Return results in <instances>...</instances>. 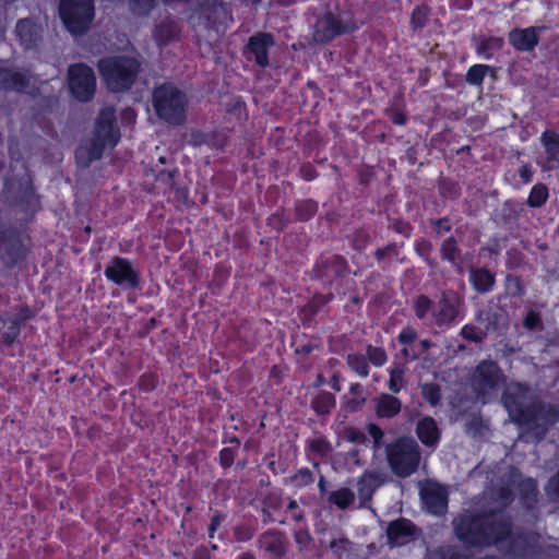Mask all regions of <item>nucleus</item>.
<instances>
[{
    "instance_id": "obj_63",
    "label": "nucleus",
    "mask_w": 559,
    "mask_h": 559,
    "mask_svg": "<svg viewBox=\"0 0 559 559\" xmlns=\"http://www.w3.org/2000/svg\"><path fill=\"white\" fill-rule=\"evenodd\" d=\"M389 249H390V248H386V249H379V250L377 251V253H376V254H377V257H378V259H382V258L384 257L385 252H386Z\"/></svg>"
},
{
    "instance_id": "obj_57",
    "label": "nucleus",
    "mask_w": 559,
    "mask_h": 559,
    "mask_svg": "<svg viewBox=\"0 0 559 559\" xmlns=\"http://www.w3.org/2000/svg\"><path fill=\"white\" fill-rule=\"evenodd\" d=\"M366 440V436L360 432L352 429V442H364Z\"/></svg>"
},
{
    "instance_id": "obj_53",
    "label": "nucleus",
    "mask_w": 559,
    "mask_h": 559,
    "mask_svg": "<svg viewBox=\"0 0 559 559\" xmlns=\"http://www.w3.org/2000/svg\"><path fill=\"white\" fill-rule=\"evenodd\" d=\"M326 300L323 299V298H319V299H316L313 300L311 304H309L308 306H306L305 308V311L309 312L311 316L316 313L319 305H322L324 304Z\"/></svg>"
},
{
    "instance_id": "obj_21",
    "label": "nucleus",
    "mask_w": 559,
    "mask_h": 559,
    "mask_svg": "<svg viewBox=\"0 0 559 559\" xmlns=\"http://www.w3.org/2000/svg\"><path fill=\"white\" fill-rule=\"evenodd\" d=\"M546 152L548 154L547 165L548 169L559 166V134L554 131H545L540 138Z\"/></svg>"
},
{
    "instance_id": "obj_24",
    "label": "nucleus",
    "mask_w": 559,
    "mask_h": 559,
    "mask_svg": "<svg viewBox=\"0 0 559 559\" xmlns=\"http://www.w3.org/2000/svg\"><path fill=\"white\" fill-rule=\"evenodd\" d=\"M381 484L380 478L377 474L366 473L357 483V490L364 500L371 497L374 489Z\"/></svg>"
},
{
    "instance_id": "obj_45",
    "label": "nucleus",
    "mask_w": 559,
    "mask_h": 559,
    "mask_svg": "<svg viewBox=\"0 0 559 559\" xmlns=\"http://www.w3.org/2000/svg\"><path fill=\"white\" fill-rule=\"evenodd\" d=\"M368 432L370 433V436L372 437L373 439V443H374V448H379L380 444H381V440L383 438V432L382 430L380 429V427H378L377 425L374 424H370L368 426Z\"/></svg>"
},
{
    "instance_id": "obj_3",
    "label": "nucleus",
    "mask_w": 559,
    "mask_h": 559,
    "mask_svg": "<svg viewBox=\"0 0 559 559\" xmlns=\"http://www.w3.org/2000/svg\"><path fill=\"white\" fill-rule=\"evenodd\" d=\"M114 121L115 111L111 108L100 111L93 135L76 148L75 158L81 168H87L94 160L102 157L106 146L117 143L118 134L114 128Z\"/></svg>"
},
{
    "instance_id": "obj_27",
    "label": "nucleus",
    "mask_w": 559,
    "mask_h": 559,
    "mask_svg": "<svg viewBox=\"0 0 559 559\" xmlns=\"http://www.w3.org/2000/svg\"><path fill=\"white\" fill-rule=\"evenodd\" d=\"M548 198V189L545 185L535 186L528 197L527 203L532 207L540 206Z\"/></svg>"
},
{
    "instance_id": "obj_41",
    "label": "nucleus",
    "mask_w": 559,
    "mask_h": 559,
    "mask_svg": "<svg viewBox=\"0 0 559 559\" xmlns=\"http://www.w3.org/2000/svg\"><path fill=\"white\" fill-rule=\"evenodd\" d=\"M442 254L445 259L454 261L459 257V250L456 248V241L454 238H449L443 247Z\"/></svg>"
},
{
    "instance_id": "obj_58",
    "label": "nucleus",
    "mask_w": 559,
    "mask_h": 559,
    "mask_svg": "<svg viewBox=\"0 0 559 559\" xmlns=\"http://www.w3.org/2000/svg\"><path fill=\"white\" fill-rule=\"evenodd\" d=\"M436 225L438 227V233H441L442 230L449 231L450 225L448 224L447 219H439L436 222Z\"/></svg>"
},
{
    "instance_id": "obj_56",
    "label": "nucleus",
    "mask_w": 559,
    "mask_h": 559,
    "mask_svg": "<svg viewBox=\"0 0 559 559\" xmlns=\"http://www.w3.org/2000/svg\"><path fill=\"white\" fill-rule=\"evenodd\" d=\"M521 177L524 179L525 182H528L532 178V171L528 166H523L520 171Z\"/></svg>"
},
{
    "instance_id": "obj_36",
    "label": "nucleus",
    "mask_w": 559,
    "mask_h": 559,
    "mask_svg": "<svg viewBox=\"0 0 559 559\" xmlns=\"http://www.w3.org/2000/svg\"><path fill=\"white\" fill-rule=\"evenodd\" d=\"M317 211V204L312 201H304L296 207V213L300 219H307Z\"/></svg>"
},
{
    "instance_id": "obj_8",
    "label": "nucleus",
    "mask_w": 559,
    "mask_h": 559,
    "mask_svg": "<svg viewBox=\"0 0 559 559\" xmlns=\"http://www.w3.org/2000/svg\"><path fill=\"white\" fill-rule=\"evenodd\" d=\"M69 87L80 102H88L95 94L96 78L94 71L84 63H76L68 70Z\"/></svg>"
},
{
    "instance_id": "obj_22",
    "label": "nucleus",
    "mask_w": 559,
    "mask_h": 559,
    "mask_svg": "<svg viewBox=\"0 0 559 559\" xmlns=\"http://www.w3.org/2000/svg\"><path fill=\"white\" fill-rule=\"evenodd\" d=\"M401 401L391 394H381L376 402V413L379 417L391 418L401 412Z\"/></svg>"
},
{
    "instance_id": "obj_40",
    "label": "nucleus",
    "mask_w": 559,
    "mask_h": 559,
    "mask_svg": "<svg viewBox=\"0 0 559 559\" xmlns=\"http://www.w3.org/2000/svg\"><path fill=\"white\" fill-rule=\"evenodd\" d=\"M431 304V300L427 296L420 295L415 302L416 316L423 319L430 309Z\"/></svg>"
},
{
    "instance_id": "obj_11",
    "label": "nucleus",
    "mask_w": 559,
    "mask_h": 559,
    "mask_svg": "<svg viewBox=\"0 0 559 559\" xmlns=\"http://www.w3.org/2000/svg\"><path fill=\"white\" fill-rule=\"evenodd\" d=\"M421 499L428 510L441 514L447 508V491L437 483L428 481L420 490Z\"/></svg>"
},
{
    "instance_id": "obj_52",
    "label": "nucleus",
    "mask_w": 559,
    "mask_h": 559,
    "mask_svg": "<svg viewBox=\"0 0 559 559\" xmlns=\"http://www.w3.org/2000/svg\"><path fill=\"white\" fill-rule=\"evenodd\" d=\"M534 544H535V538L533 536L532 537H527V536H522V535L515 537L511 542V545H514V546H518V545H534Z\"/></svg>"
},
{
    "instance_id": "obj_50",
    "label": "nucleus",
    "mask_w": 559,
    "mask_h": 559,
    "mask_svg": "<svg viewBox=\"0 0 559 559\" xmlns=\"http://www.w3.org/2000/svg\"><path fill=\"white\" fill-rule=\"evenodd\" d=\"M295 540L301 547H306L311 542V536L307 531L301 530V531L296 532Z\"/></svg>"
},
{
    "instance_id": "obj_34",
    "label": "nucleus",
    "mask_w": 559,
    "mask_h": 559,
    "mask_svg": "<svg viewBox=\"0 0 559 559\" xmlns=\"http://www.w3.org/2000/svg\"><path fill=\"white\" fill-rule=\"evenodd\" d=\"M430 559H462V557L455 551L454 548L447 546L440 547L439 549L430 554Z\"/></svg>"
},
{
    "instance_id": "obj_42",
    "label": "nucleus",
    "mask_w": 559,
    "mask_h": 559,
    "mask_svg": "<svg viewBox=\"0 0 559 559\" xmlns=\"http://www.w3.org/2000/svg\"><path fill=\"white\" fill-rule=\"evenodd\" d=\"M428 9L426 7L417 8L412 15V24L415 28L421 27L426 21Z\"/></svg>"
},
{
    "instance_id": "obj_16",
    "label": "nucleus",
    "mask_w": 559,
    "mask_h": 559,
    "mask_svg": "<svg viewBox=\"0 0 559 559\" xmlns=\"http://www.w3.org/2000/svg\"><path fill=\"white\" fill-rule=\"evenodd\" d=\"M180 26L171 16H165L155 26L153 36L159 46L167 45L179 38Z\"/></svg>"
},
{
    "instance_id": "obj_6",
    "label": "nucleus",
    "mask_w": 559,
    "mask_h": 559,
    "mask_svg": "<svg viewBox=\"0 0 559 559\" xmlns=\"http://www.w3.org/2000/svg\"><path fill=\"white\" fill-rule=\"evenodd\" d=\"M388 462L395 475L406 477L413 474L420 462V450L411 438H400L386 447Z\"/></svg>"
},
{
    "instance_id": "obj_5",
    "label": "nucleus",
    "mask_w": 559,
    "mask_h": 559,
    "mask_svg": "<svg viewBox=\"0 0 559 559\" xmlns=\"http://www.w3.org/2000/svg\"><path fill=\"white\" fill-rule=\"evenodd\" d=\"M186 95L174 84L165 83L153 92V106L157 116L171 124H180L186 118Z\"/></svg>"
},
{
    "instance_id": "obj_59",
    "label": "nucleus",
    "mask_w": 559,
    "mask_h": 559,
    "mask_svg": "<svg viewBox=\"0 0 559 559\" xmlns=\"http://www.w3.org/2000/svg\"><path fill=\"white\" fill-rule=\"evenodd\" d=\"M345 544H346L345 539H341L340 542H335L334 540V542L331 543V548L334 549L335 552L341 557V552L338 551V549L341 548V546H342V548H345L344 547Z\"/></svg>"
},
{
    "instance_id": "obj_43",
    "label": "nucleus",
    "mask_w": 559,
    "mask_h": 559,
    "mask_svg": "<svg viewBox=\"0 0 559 559\" xmlns=\"http://www.w3.org/2000/svg\"><path fill=\"white\" fill-rule=\"evenodd\" d=\"M369 359L377 366H381L385 361V354L381 348L369 347L368 348Z\"/></svg>"
},
{
    "instance_id": "obj_38",
    "label": "nucleus",
    "mask_w": 559,
    "mask_h": 559,
    "mask_svg": "<svg viewBox=\"0 0 559 559\" xmlns=\"http://www.w3.org/2000/svg\"><path fill=\"white\" fill-rule=\"evenodd\" d=\"M502 46V39L501 38H488L481 40L480 45L478 46L477 50L479 53H486L488 55L491 50L500 49Z\"/></svg>"
},
{
    "instance_id": "obj_46",
    "label": "nucleus",
    "mask_w": 559,
    "mask_h": 559,
    "mask_svg": "<svg viewBox=\"0 0 559 559\" xmlns=\"http://www.w3.org/2000/svg\"><path fill=\"white\" fill-rule=\"evenodd\" d=\"M540 323V317L536 312H528L525 320H524V326L528 330L535 329Z\"/></svg>"
},
{
    "instance_id": "obj_2",
    "label": "nucleus",
    "mask_w": 559,
    "mask_h": 559,
    "mask_svg": "<svg viewBox=\"0 0 559 559\" xmlns=\"http://www.w3.org/2000/svg\"><path fill=\"white\" fill-rule=\"evenodd\" d=\"M502 401L512 420L526 427L522 435L526 440L540 441L549 427L559 420V409L537 403L530 388L524 384H509Z\"/></svg>"
},
{
    "instance_id": "obj_28",
    "label": "nucleus",
    "mask_w": 559,
    "mask_h": 559,
    "mask_svg": "<svg viewBox=\"0 0 559 559\" xmlns=\"http://www.w3.org/2000/svg\"><path fill=\"white\" fill-rule=\"evenodd\" d=\"M156 0H129V7L133 14L147 15L155 5Z\"/></svg>"
},
{
    "instance_id": "obj_23",
    "label": "nucleus",
    "mask_w": 559,
    "mask_h": 559,
    "mask_svg": "<svg viewBox=\"0 0 559 559\" xmlns=\"http://www.w3.org/2000/svg\"><path fill=\"white\" fill-rule=\"evenodd\" d=\"M416 432L420 441L426 445H435L439 440V429L431 417H425L416 427Z\"/></svg>"
},
{
    "instance_id": "obj_33",
    "label": "nucleus",
    "mask_w": 559,
    "mask_h": 559,
    "mask_svg": "<svg viewBox=\"0 0 559 559\" xmlns=\"http://www.w3.org/2000/svg\"><path fill=\"white\" fill-rule=\"evenodd\" d=\"M324 269H325L324 275L328 278L333 277V276L343 275L345 273V270H346L345 261L344 260L335 259L334 262H332L330 264H326L324 266Z\"/></svg>"
},
{
    "instance_id": "obj_4",
    "label": "nucleus",
    "mask_w": 559,
    "mask_h": 559,
    "mask_svg": "<svg viewBox=\"0 0 559 559\" xmlns=\"http://www.w3.org/2000/svg\"><path fill=\"white\" fill-rule=\"evenodd\" d=\"M98 70L109 91H128L140 71L138 59L127 56L109 57L98 61Z\"/></svg>"
},
{
    "instance_id": "obj_51",
    "label": "nucleus",
    "mask_w": 559,
    "mask_h": 559,
    "mask_svg": "<svg viewBox=\"0 0 559 559\" xmlns=\"http://www.w3.org/2000/svg\"><path fill=\"white\" fill-rule=\"evenodd\" d=\"M415 338L416 333L413 330H405L399 336L400 342L403 344H411L415 341Z\"/></svg>"
},
{
    "instance_id": "obj_37",
    "label": "nucleus",
    "mask_w": 559,
    "mask_h": 559,
    "mask_svg": "<svg viewBox=\"0 0 559 559\" xmlns=\"http://www.w3.org/2000/svg\"><path fill=\"white\" fill-rule=\"evenodd\" d=\"M462 336L475 343H480L485 338L486 333L476 329L473 325H465L462 329Z\"/></svg>"
},
{
    "instance_id": "obj_54",
    "label": "nucleus",
    "mask_w": 559,
    "mask_h": 559,
    "mask_svg": "<svg viewBox=\"0 0 559 559\" xmlns=\"http://www.w3.org/2000/svg\"><path fill=\"white\" fill-rule=\"evenodd\" d=\"M371 176H372L371 171H369L367 169L366 170H360L359 171V181H360V183L364 185V186L368 185Z\"/></svg>"
},
{
    "instance_id": "obj_25",
    "label": "nucleus",
    "mask_w": 559,
    "mask_h": 559,
    "mask_svg": "<svg viewBox=\"0 0 559 559\" xmlns=\"http://www.w3.org/2000/svg\"><path fill=\"white\" fill-rule=\"evenodd\" d=\"M472 281L476 290L480 293L489 290L495 282L493 276L486 270L473 271Z\"/></svg>"
},
{
    "instance_id": "obj_47",
    "label": "nucleus",
    "mask_w": 559,
    "mask_h": 559,
    "mask_svg": "<svg viewBox=\"0 0 559 559\" xmlns=\"http://www.w3.org/2000/svg\"><path fill=\"white\" fill-rule=\"evenodd\" d=\"M310 449L313 452L324 454L329 450V444L322 439H316L310 442Z\"/></svg>"
},
{
    "instance_id": "obj_64",
    "label": "nucleus",
    "mask_w": 559,
    "mask_h": 559,
    "mask_svg": "<svg viewBox=\"0 0 559 559\" xmlns=\"http://www.w3.org/2000/svg\"><path fill=\"white\" fill-rule=\"evenodd\" d=\"M239 559H255L254 556L250 552L242 554Z\"/></svg>"
},
{
    "instance_id": "obj_32",
    "label": "nucleus",
    "mask_w": 559,
    "mask_h": 559,
    "mask_svg": "<svg viewBox=\"0 0 559 559\" xmlns=\"http://www.w3.org/2000/svg\"><path fill=\"white\" fill-rule=\"evenodd\" d=\"M506 287L508 294L512 296H522L524 294V286L518 276L508 275L506 280Z\"/></svg>"
},
{
    "instance_id": "obj_49",
    "label": "nucleus",
    "mask_w": 559,
    "mask_h": 559,
    "mask_svg": "<svg viewBox=\"0 0 559 559\" xmlns=\"http://www.w3.org/2000/svg\"><path fill=\"white\" fill-rule=\"evenodd\" d=\"M234 452L231 449H223L221 451V463L224 467H229L234 462Z\"/></svg>"
},
{
    "instance_id": "obj_26",
    "label": "nucleus",
    "mask_w": 559,
    "mask_h": 559,
    "mask_svg": "<svg viewBox=\"0 0 559 559\" xmlns=\"http://www.w3.org/2000/svg\"><path fill=\"white\" fill-rule=\"evenodd\" d=\"M335 400L331 393H321L312 401V408L320 415L328 414L334 406Z\"/></svg>"
},
{
    "instance_id": "obj_15",
    "label": "nucleus",
    "mask_w": 559,
    "mask_h": 559,
    "mask_svg": "<svg viewBox=\"0 0 559 559\" xmlns=\"http://www.w3.org/2000/svg\"><path fill=\"white\" fill-rule=\"evenodd\" d=\"M31 83V78L22 71L0 69V88L7 91L24 92Z\"/></svg>"
},
{
    "instance_id": "obj_35",
    "label": "nucleus",
    "mask_w": 559,
    "mask_h": 559,
    "mask_svg": "<svg viewBox=\"0 0 559 559\" xmlns=\"http://www.w3.org/2000/svg\"><path fill=\"white\" fill-rule=\"evenodd\" d=\"M330 501L336 504L341 509H346L349 504V490L342 489L338 491L332 492L330 496Z\"/></svg>"
},
{
    "instance_id": "obj_17",
    "label": "nucleus",
    "mask_w": 559,
    "mask_h": 559,
    "mask_svg": "<svg viewBox=\"0 0 559 559\" xmlns=\"http://www.w3.org/2000/svg\"><path fill=\"white\" fill-rule=\"evenodd\" d=\"M537 31V27L513 29L509 35L510 43L518 50L530 51L538 44Z\"/></svg>"
},
{
    "instance_id": "obj_60",
    "label": "nucleus",
    "mask_w": 559,
    "mask_h": 559,
    "mask_svg": "<svg viewBox=\"0 0 559 559\" xmlns=\"http://www.w3.org/2000/svg\"><path fill=\"white\" fill-rule=\"evenodd\" d=\"M219 525V516L218 515H215L213 516L212 521H211V524H210V533H211V536L213 535V533L216 531V528L218 527Z\"/></svg>"
},
{
    "instance_id": "obj_44",
    "label": "nucleus",
    "mask_w": 559,
    "mask_h": 559,
    "mask_svg": "<svg viewBox=\"0 0 559 559\" xmlns=\"http://www.w3.org/2000/svg\"><path fill=\"white\" fill-rule=\"evenodd\" d=\"M254 531L248 526H238L235 528V537L239 542H246L252 538Z\"/></svg>"
},
{
    "instance_id": "obj_10",
    "label": "nucleus",
    "mask_w": 559,
    "mask_h": 559,
    "mask_svg": "<svg viewBox=\"0 0 559 559\" xmlns=\"http://www.w3.org/2000/svg\"><path fill=\"white\" fill-rule=\"evenodd\" d=\"M105 275L118 285L126 284L129 287H135L139 283L138 275L129 261L118 257L112 259L111 263L106 267Z\"/></svg>"
},
{
    "instance_id": "obj_29",
    "label": "nucleus",
    "mask_w": 559,
    "mask_h": 559,
    "mask_svg": "<svg viewBox=\"0 0 559 559\" xmlns=\"http://www.w3.org/2000/svg\"><path fill=\"white\" fill-rule=\"evenodd\" d=\"M488 70H489L488 66H483V64L473 66L466 74V81L471 84L478 85L483 82V79Z\"/></svg>"
},
{
    "instance_id": "obj_7",
    "label": "nucleus",
    "mask_w": 559,
    "mask_h": 559,
    "mask_svg": "<svg viewBox=\"0 0 559 559\" xmlns=\"http://www.w3.org/2000/svg\"><path fill=\"white\" fill-rule=\"evenodd\" d=\"M59 12L68 31L82 35L94 19V3L93 0H61Z\"/></svg>"
},
{
    "instance_id": "obj_13",
    "label": "nucleus",
    "mask_w": 559,
    "mask_h": 559,
    "mask_svg": "<svg viewBox=\"0 0 559 559\" xmlns=\"http://www.w3.org/2000/svg\"><path fill=\"white\" fill-rule=\"evenodd\" d=\"M509 478L506 489H510V487H513L515 485L519 486L521 498L525 506L530 509L533 507V504L537 501V487L536 483L533 479H525L520 481V474L516 469L509 467ZM501 488H504L502 486Z\"/></svg>"
},
{
    "instance_id": "obj_31",
    "label": "nucleus",
    "mask_w": 559,
    "mask_h": 559,
    "mask_svg": "<svg viewBox=\"0 0 559 559\" xmlns=\"http://www.w3.org/2000/svg\"><path fill=\"white\" fill-rule=\"evenodd\" d=\"M421 393L424 397L432 405L438 404L441 399L440 388L435 383H428L423 385Z\"/></svg>"
},
{
    "instance_id": "obj_20",
    "label": "nucleus",
    "mask_w": 559,
    "mask_h": 559,
    "mask_svg": "<svg viewBox=\"0 0 559 559\" xmlns=\"http://www.w3.org/2000/svg\"><path fill=\"white\" fill-rule=\"evenodd\" d=\"M260 545L271 555L281 558L285 554V535L277 531H269L260 536Z\"/></svg>"
},
{
    "instance_id": "obj_30",
    "label": "nucleus",
    "mask_w": 559,
    "mask_h": 559,
    "mask_svg": "<svg viewBox=\"0 0 559 559\" xmlns=\"http://www.w3.org/2000/svg\"><path fill=\"white\" fill-rule=\"evenodd\" d=\"M21 331V323L19 319L10 318L8 330L3 333V342L8 345H11L16 337L19 336Z\"/></svg>"
},
{
    "instance_id": "obj_19",
    "label": "nucleus",
    "mask_w": 559,
    "mask_h": 559,
    "mask_svg": "<svg viewBox=\"0 0 559 559\" xmlns=\"http://www.w3.org/2000/svg\"><path fill=\"white\" fill-rule=\"evenodd\" d=\"M15 33L26 49L35 47L40 39L39 27L29 19L20 20L16 24Z\"/></svg>"
},
{
    "instance_id": "obj_61",
    "label": "nucleus",
    "mask_w": 559,
    "mask_h": 559,
    "mask_svg": "<svg viewBox=\"0 0 559 559\" xmlns=\"http://www.w3.org/2000/svg\"><path fill=\"white\" fill-rule=\"evenodd\" d=\"M31 317V313L28 310L21 311L14 319H19L20 323L22 324L24 321H26Z\"/></svg>"
},
{
    "instance_id": "obj_12",
    "label": "nucleus",
    "mask_w": 559,
    "mask_h": 559,
    "mask_svg": "<svg viewBox=\"0 0 559 559\" xmlns=\"http://www.w3.org/2000/svg\"><path fill=\"white\" fill-rule=\"evenodd\" d=\"M341 33L338 21L332 13H326L318 19L313 26L312 40L316 44H325Z\"/></svg>"
},
{
    "instance_id": "obj_18",
    "label": "nucleus",
    "mask_w": 559,
    "mask_h": 559,
    "mask_svg": "<svg viewBox=\"0 0 559 559\" xmlns=\"http://www.w3.org/2000/svg\"><path fill=\"white\" fill-rule=\"evenodd\" d=\"M414 532V526L407 520L401 519L392 522L386 531L391 545L401 546L408 542Z\"/></svg>"
},
{
    "instance_id": "obj_62",
    "label": "nucleus",
    "mask_w": 559,
    "mask_h": 559,
    "mask_svg": "<svg viewBox=\"0 0 559 559\" xmlns=\"http://www.w3.org/2000/svg\"><path fill=\"white\" fill-rule=\"evenodd\" d=\"M393 121L397 124H403L405 122V116L401 112H397L393 116Z\"/></svg>"
},
{
    "instance_id": "obj_55",
    "label": "nucleus",
    "mask_w": 559,
    "mask_h": 559,
    "mask_svg": "<svg viewBox=\"0 0 559 559\" xmlns=\"http://www.w3.org/2000/svg\"><path fill=\"white\" fill-rule=\"evenodd\" d=\"M443 302H444L443 311L445 312V316H448L451 320L454 319L457 313L456 310L454 309V307L448 305L447 300H443Z\"/></svg>"
},
{
    "instance_id": "obj_1",
    "label": "nucleus",
    "mask_w": 559,
    "mask_h": 559,
    "mask_svg": "<svg viewBox=\"0 0 559 559\" xmlns=\"http://www.w3.org/2000/svg\"><path fill=\"white\" fill-rule=\"evenodd\" d=\"M489 512L477 515H461L453 521L456 536L472 546H490L507 539L512 532L510 520L501 512L513 500L512 491L492 489Z\"/></svg>"
},
{
    "instance_id": "obj_9",
    "label": "nucleus",
    "mask_w": 559,
    "mask_h": 559,
    "mask_svg": "<svg viewBox=\"0 0 559 559\" xmlns=\"http://www.w3.org/2000/svg\"><path fill=\"white\" fill-rule=\"evenodd\" d=\"M503 384V374L492 360L481 361L475 369L472 385L479 396L486 397Z\"/></svg>"
},
{
    "instance_id": "obj_39",
    "label": "nucleus",
    "mask_w": 559,
    "mask_h": 559,
    "mask_svg": "<svg viewBox=\"0 0 559 559\" xmlns=\"http://www.w3.org/2000/svg\"><path fill=\"white\" fill-rule=\"evenodd\" d=\"M403 386V370L395 368L391 371L389 388L392 392L399 393Z\"/></svg>"
},
{
    "instance_id": "obj_14",
    "label": "nucleus",
    "mask_w": 559,
    "mask_h": 559,
    "mask_svg": "<svg viewBox=\"0 0 559 559\" xmlns=\"http://www.w3.org/2000/svg\"><path fill=\"white\" fill-rule=\"evenodd\" d=\"M274 45L273 36L269 33H258L250 37L247 49L254 56L255 62L261 67L269 64L267 50Z\"/></svg>"
},
{
    "instance_id": "obj_48",
    "label": "nucleus",
    "mask_w": 559,
    "mask_h": 559,
    "mask_svg": "<svg viewBox=\"0 0 559 559\" xmlns=\"http://www.w3.org/2000/svg\"><path fill=\"white\" fill-rule=\"evenodd\" d=\"M352 367L362 377L368 373V365L364 358L356 357L354 361H352Z\"/></svg>"
}]
</instances>
